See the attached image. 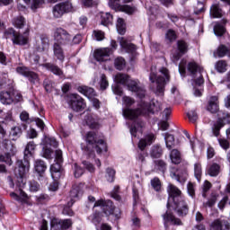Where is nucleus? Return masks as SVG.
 <instances>
[{
  "instance_id": "1",
  "label": "nucleus",
  "mask_w": 230,
  "mask_h": 230,
  "mask_svg": "<svg viewBox=\"0 0 230 230\" xmlns=\"http://www.w3.org/2000/svg\"><path fill=\"white\" fill-rule=\"evenodd\" d=\"M124 103L127 108L123 110V116L126 119L133 121L130 125V134L133 137H137V132H143V128L146 127V122L139 116H143L146 119H150L151 116L157 114L161 111V106L157 105L154 101L146 102L142 101L138 108L132 109L131 106L136 103V100L131 97L125 96Z\"/></svg>"
},
{
  "instance_id": "2",
  "label": "nucleus",
  "mask_w": 230,
  "mask_h": 230,
  "mask_svg": "<svg viewBox=\"0 0 230 230\" xmlns=\"http://www.w3.org/2000/svg\"><path fill=\"white\" fill-rule=\"evenodd\" d=\"M168 199L166 204V212L162 216L164 227L168 228V224L172 226H182L181 218L188 217L190 213V205L186 198L182 195V190L179 187L170 183L167 186ZM180 217H176L173 212Z\"/></svg>"
},
{
  "instance_id": "3",
  "label": "nucleus",
  "mask_w": 230,
  "mask_h": 230,
  "mask_svg": "<svg viewBox=\"0 0 230 230\" xmlns=\"http://www.w3.org/2000/svg\"><path fill=\"white\" fill-rule=\"evenodd\" d=\"M85 141L86 145H82L81 148L88 159H94L96 154L102 155L103 152H108L109 150L107 142L94 131H88L85 134Z\"/></svg>"
},
{
  "instance_id": "4",
  "label": "nucleus",
  "mask_w": 230,
  "mask_h": 230,
  "mask_svg": "<svg viewBox=\"0 0 230 230\" xmlns=\"http://www.w3.org/2000/svg\"><path fill=\"white\" fill-rule=\"evenodd\" d=\"M73 40V36L66 29L58 27L54 31V43L52 46L53 55L63 63L66 60V53L62 46H69Z\"/></svg>"
},
{
  "instance_id": "5",
  "label": "nucleus",
  "mask_w": 230,
  "mask_h": 230,
  "mask_svg": "<svg viewBox=\"0 0 230 230\" xmlns=\"http://www.w3.org/2000/svg\"><path fill=\"white\" fill-rule=\"evenodd\" d=\"M14 178L7 176V181L10 188H16L19 190L20 199H28V194L22 190V188L26 186V174L28 173V166L24 165L22 162H18L14 165Z\"/></svg>"
},
{
  "instance_id": "6",
  "label": "nucleus",
  "mask_w": 230,
  "mask_h": 230,
  "mask_svg": "<svg viewBox=\"0 0 230 230\" xmlns=\"http://www.w3.org/2000/svg\"><path fill=\"white\" fill-rule=\"evenodd\" d=\"M4 39L12 40L13 46H26L30 43V29H26L23 33L15 31L12 27L5 29Z\"/></svg>"
},
{
  "instance_id": "7",
  "label": "nucleus",
  "mask_w": 230,
  "mask_h": 230,
  "mask_svg": "<svg viewBox=\"0 0 230 230\" xmlns=\"http://www.w3.org/2000/svg\"><path fill=\"white\" fill-rule=\"evenodd\" d=\"M93 208H102V213L106 217H111L115 222L121 218V209L116 208L114 202L111 199H98L95 201Z\"/></svg>"
},
{
  "instance_id": "8",
  "label": "nucleus",
  "mask_w": 230,
  "mask_h": 230,
  "mask_svg": "<svg viewBox=\"0 0 230 230\" xmlns=\"http://www.w3.org/2000/svg\"><path fill=\"white\" fill-rule=\"evenodd\" d=\"M4 148L6 150V153L0 154V163H5L7 166H12L13 164V161H12V157L17 154V147L15 144L12 143L10 139L3 140Z\"/></svg>"
},
{
  "instance_id": "9",
  "label": "nucleus",
  "mask_w": 230,
  "mask_h": 230,
  "mask_svg": "<svg viewBox=\"0 0 230 230\" xmlns=\"http://www.w3.org/2000/svg\"><path fill=\"white\" fill-rule=\"evenodd\" d=\"M72 12H75V7L73 6V2H71V0L59 2L52 8V13L55 19H60L66 15V13H71Z\"/></svg>"
},
{
  "instance_id": "10",
  "label": "nucleus",
  "mask_w": 230,
  "mask_h": 230,
  "mask_svg": "<svg viewBox=\"0 0 230 230\" xmlns=\"http://www.w3.org/2000/svg\"><path fill=\"white\" fill-rule=\"evenodd\" d=\"M68 105L74 112H83V111H85V107H87L85 100H84L78 93H72L70 95Z\"/></svg>"
},
{
  "instance_id": "11",
  "label": "nucleus",
  "mask_w": 230,
  "mask_h": 230,
  "mask_svg": "<svg viewBox=\"0 0 230 230\" xmlns=\"http://www.w3.org/2000/svg\"><path fill=\"white\" fill-rule=\"evenodd\" d=\"M37 149V144H35V141H30L24 149V158L23 160H17L15 163V165L17 163H22L23 166H27V172H30V157H35V150Z\"/></svg>"
},
{
  "instance_id": "12",
  "label": "nucleus",
  "mask_w": 230,
  "mask_h": 230,
  "mask_svg": "<svg viewBox=\"0 0 230 230\" xmlns=\"http://www.w3.org/2000/svg\"><path fill=\"white\" fill-rule=\"evenodd\" d=\"M170 177L180 182V184H185L188 181V170L184 167L179 168L172 166L170 168Z\"/></svg>"
},
{
  "instance_id": "13",
  "label": "nucleus",
  "mask_w": 230,
  "mask_h": 230,
  "mask_svg": "<svg viewBox=\"0 0 230 230\" xmlns=\"http://www.w3.org/2000/svg\"><path fill=\"white\" fill-rule=\"evenodd\" d=\"M15 71L18 75H21V76L27 78L31 84H35L39 82V74L31 71L30 67L26 66H17Z\"/></svg>"
},
{
  "instance_id": "14",
  "label": "nucleus",
  "mask_w": 230,
  "mask_h": 230,
  "mask_svg": "<svg viewBox=\"0 0 230 230\" xmlns=\"http://www.w3.org/2000/svg\"><path fill=\"white\" fill-rule=\"evenodd\" d=\"M177 50L172 54V59L174 62H179L180 58H182L186 53L190 50V45L184 40H179L176 42Z\"/></svg>"
},
{
  "instance_id": "15",
  "label": "nucleus",
  "mask_w": 230,
  "mask_h": 230,
  "mask_svg": "<svg viewBox=\"0 0 230 230\" xmlns=\"http://www.w3.org/2000/svg\"><path fill=\"white\" fill-rule=\"evenodd\" d=\"M149 80L151 84H155L156 82V93L157 94H164V87H166V79L163 75H158L157 74L151 72L149 75Z\"/></svg>"
},
{
  "instance_id": "16",
  "label": "nucleus",
  "mask_w": 230,
  "mask_h": 230,
  "mask_svg": "<svg viewBox=\"0 0 230 230\" xmlns=\"http://www.w3.org/2000/svg\"><path fill=\"white\" fill-rule=\"evenodd\" d=\"M49 172L53 181H61V179L66 177V169H64V166L58 164H51Z\"/></svg>"
},
{
  "instance_id": "17",
  "label": "nucleus",
  "mask_w": 230,
  "mask_h": 230,
  "mask_svg": "<svg viewBox=\"0 0 230 230\" xmlns=\"http://www.w3.org/2000/svg\"><path fill=\"white\" fill-rule=\"evenodd\" d=\"M46 170H48V164L44 160L37 159L34 162V172L39 179H44L46 177Z\"/></svg>"
},
{
  "instance_id": "18",
  "label": "nucleus",
  "mask_w": 230,
  "mask_h": 230,
  "mask_svg": "<svg viewBox=\"0 0 230 230\" xmlns=\"http://www.w3.org/2000/svg\"><path fill=\"white\" fill-rule=\"evenodd\" d=\"M34 49L38 53H44L46 49H49V37L48 34H40V41H36Z\"/></svg>"
},
{
  "instance_id": "19",
  "label": "nucleus",
  "mask_w": 230,
  "mask_h": 230,
  "mask_svg": "<svg viewBox=\"0 0 230 230\" xmlns=\"http://www.w3.org/2000/svg\"><path fill=\"white\" fill-rule=\"evenodd\" d=\"M110 57H111V49L109 48L97 49L93 51V58L97 62H107Z\"/></svg>"
},
{
  "instance_id": "20",
  "label": "nucleus",
  "mask_w": 230,
  "mask_h": 230,
  "mask_svg": "<svg viewBox=\"0 0 230 230\" xmlns=\"http://www.w3.org/2000/svg\"><path fill=\"white\" fill-rule=\"evenodd\" d=\"M155 141V135L154 133H148L145 136V137L141 138L138 141L137 148L138 150H145L150 145Z\"/></svg>"
},
{
  "instance_id": "21",
  "label": "nucleus",
  "mask_w": 230,
  "mask_h": 230,
  "mask_svg": "<svg viewBox=\"0 0 230 230\" xmlns=\"http://www.w3.org/2000/svg\"><path fill=\"white\" fill-rule=\"evenodd\" d=\"M84 121L91 130H100V128H102L100 119L91 114H88L84 117Z\"/></svg>"
},
{
  "instance_id": "22",
  "label": "nucleus",
  "mask_w": 230,
  "mask_h": 230,
  "mask_svg": "<svg viewBox=\"0 0 230 230\" xmlns=\"http://www.w3.org/2000/svg\"><path fill=\"white\" fill-rule=\"evenodd\" d=\"M13 90L9 91H2L0 92V102L3 103V105H12L13 103Z\"/></svg>"
},
{
  "instance_id": "23",
  "label": "nucleus",
  "mask_w": 230,
  "mask_h": 230,
  "mask_svg": "<svg viewBox=\"0 0 230 230\" xmlns=\"http://www.w3.org/2000/svg\"><path fill=\"white\" fill-rule=\"evenodd\" d=\"M209 15L212 19H222L224 17V10L220 7V4H213L210 6Z\"/></svg>"
},
{
  "instance_id": "24",
  "label": "nucleus",
  "mask_w": 230,
  "mask_h": 230,
  "mask_svg": "<svg viewBox=\"0 0 230 230\" xmlns=\"http://www.w3.org/2000/svg\"><path fill=\"white\" fill-rule=\"evenodd\" d=\"M187 71L191 75V76H195L197 73H199V75H202L204 72V67L200 66L197 62L195 61H190L187 64Z\"/></svg>"
},
{
  "instance_id": "25",
  "label": "nucleus",
  "mask_w": 230,
  "mask_h": 230,
  "mask_svg": "<svg viewBox=\"0 0 230 230\" xmlns=\"http://www.w3.org/2000/svg\"><path fill=\"white\" fill-rule=\"evenodd\" d=\"M229 222L222 219H216L210 226V230H229Z\"/></svg>"
},
{
  "instance_id": "26",
  "label": "nucleus",
  "mask_w": 230,
  "mask_h": 230,
  "mask_svg": "<svg viewBox=\"0 0 230 230\" xmlns=\"http://www.w3.org/2000/svg\"><path fill=\"white\" fill-rule=\"evenodd\" d=\"M164 154V151L163 149V146H161V145L159 144L152 146L149 150V155L151 159H161Z\"/></svg>"
},
{
  "instance_id": "27",
  "label": "nucleus",
  "mask_w": 230,
  "mask_h": 230,
  "mask_svg": "<svg viewBox=\"0 0 230 230\" xmlns=\"http://www.w3.org/2000/svg\"><path fill=\"white\" fill-rule=\"evenodd\" d=\"M219 106H218V96H211L208 104L207 106V110L208 112H211V114H217L219 111Z\"/></svg>"
},
{
  "instance_id": "28",
  "label": "nucleus",
  "mask_w": 230,
  "mask_h": 230,
  "mask_svg": "<svg viewBox=\"0 0 230 230\" xmlns=\"http://www.w3.org/2000/svg\"><path fill=\"white\" fill-rule=\"evenodd\" d=\"M13 80L8 78V75H0V89H8V91H13Z\"/></svg>"
},
{
  "instance_id": "29",
  "label": "nucleus",
  "mask_w": 230,
  "mask_h": 230,
  "mask_svg": "<svg viewBox=\"0 0 230 230\" xmlns=\"http://www.w3.org/2000/svg\"><path fill=\"white\" fill-rule=\"evenodd\" d=\"M226 24H227V20H222V23L217 22L214 26V33L217 37H224L226 35Z\"/></svg>"
},
{
  "instance_id": "30",
  "label": "nucleus",
  "mask_w": 230,
  "mask_h": 230,
  "mask_svg": "<svg viewBox=\"0 0 230 230\" xmlns=\"http://www.w3.org/2000/svg\"><path fill=\"white\" fill-rule=\"evenodd\" d=\"M77 91L81 94H84V96H86L89 100H93V98L96 96V91L89 86H79L77 87Z\"/></svg>"
},
{
  "instance_id": "31",
  "label": "nucleus",
  "mask_w": 230,
  "mask_h": 230,
  "mask_svg": "<svg viewBox=\"0 0 230 230\" xmlns=\"http://www.w3.org/2000/svg\"><path fill=\"white\" fill-rule=\"evenodd\" d=\"M43 67L48 71H50L56 76H63L64 71L57 65L53 63H45L43 64Z\"/></svg>"
},
{
  "instance_id": "32",
  "label": "nucleus",
  "mask_w": 230,
  "mask_h": 230,
  "mask_svg": "<svg viewBox=\"0 0 230 230\" xmlns=\"http://www.w3.org/2000/svg\"><path fill=\"white\" fill-rule=\"evenodd\" d=\"M125 3H132V0H109V6L115 12H120Z\"/></svg>"
},
{
  "instance_id": "33",
  "label": "nucleus",
  "mask_w": 230,
  "mask_h": 230,
  "mask_svg": "<svg viewBox=\"0 0 230 230\" xmlns=\"http://www.w3.org/2000/svg\"><path fill=\"white\" fill-rule=\"evenodd\" d=\"M119 44L120 48L125 49L126 53H134L137 49L136 45L134 43H128L125 38H121Z\"/></svg>"
},
{
  "instance_id": "34",
  "label": "nucleus",
  "mask_w": 230,
  "mask_h": 230,
  "mask_svg": "<svg viewBox=\"0 0 230 230\" xmlns=\"http://www.w3.org/2000/svg\"><path fill=\"white\" fill-rule=\"evenodd\" d=\"M22 136V128L20 126H14L11 128V131L9 133V137L12 139V141H17L19 137Z\"/></svg>"
},
{
  "instance_id": "35",
  "label": "nucleus",
  "mask_w": 230,
  "mask_h": 230,
  "mask_svg": "<svg viewBox=\"0 0 230 230\" xmlns=\"http://www.w3.org/2000/svg\"><path fill=\"white\" fill-rule=\"evenodd\" d=\"M170 159L172 164H181V163H182L181 151L178 149H172L170 153Z\"/></svg>"
},
{
  "instance_id": "36",
  "label": "nucleus",
  "mask_w": 230,
  "mask_h": 230,
  "mask_svg": "<svg viewBox=\"0 0 230 230\" xmlns=\"http://www.w3.org/2000/svg\"><path fill=\"white\" fill-rule=\"evenodd\" d=\"M207 173L210 177H218L220 173V164L214 163L207 168Z\"/></svg>"
},
{
  "instance_id": "37",
  "label": "nucleus",
  "mask_w": 230,
  "mask_h": 230,
  "mask_svg": "<svg viewBox=\"0 0 230 230\" xmlns=\"http://www.w3.org/2000/svg\"><path fill=\"white\" fill-rule=\"evenodd\" d=\"M130 81V75L127 74H117L115 76V82L120 85H128Z\"/></svg>"
},
{
  "instance_id": "38",
  "label": "nucleus",
  "mask_w": 230,
  "mask_h": 230,
  "mask_svg": "<svg viewBox=\"0 0 230 230\" xmlns=\"http://www.w3.org/2000/svg\"><path fill=\"white\" fill-rule=\"evenodd\" d=\"M90 218L92 220V224H93L94 226H100V224H102V221L103 220V212L97 210L90 216Z\"/></svg>"
},
{
  "instance_id": "39",
  "label": "nucleus",
  "mask_w": 230,
  "mask_h": 230,
  "mask_svg": "<svg viewBox=\"0 0 230 230\" xmlns=\"http://www.w3.org/2000/svg\"><path fill=\"white\" fill-rule=\"evenodd\" d=\"M150 184L152 189L156 191V193H161L163 190V183L161 182V179H159V177H154L151 179Z\"/></svg>"
},
{
  "instance_id": "40",
  "label": "nucleus",
  "mask_w": 230,
  "mask_h": 230,
  "mask_svg": "<svg viewBox=\"0 0 230 230\" xmlns=\"http://www.w3.org/2000/svg\"><path fill=\"white\" fill-rule=\"evenodd\" d=\"M82 188H84L83 183L74 184L70 190V197H72V199H78L80 193H82Z\"/></svg>"
},
{
  "instance_id": "41",
  "label": "nucleus",
  "mask_w": 230,
  "mask_h": 230,
  "mask_svg": "<svg viewBox=\"0 0 230 230\" xmlns=\"http://www.w3.org/2000/svg\"><path fill=\"white\" fill-rule=\"evenodd\" d=\"M116 26L119 35H125V33H127V24L125 23V20L123 18H118Z\"/></svg>"
},
{
  "instance_id": "42",
  "label": "nucleus",
  "mask_w": 230,
  "mask_h": 230,
  "mask_svg": "<svg viewBox=\"0 0 230 230\" xmlns=\"http://www.w3.org/2000/svg\"><path fill=\"white\" fill-rule=\"evenodd\" d=\"M112 21H114V16L110 13H105L101 16V24H102V26H109L112 24Z\"/></svg>"
},
{
  "instance_id": "43",
  "label": "nucleus",
  "mask_w": 230,
  "mask_h": 230,
  "mask_svg": "<svg viewBox=\"0 0 230 230\" xmlns=\"http://www.w3.org/2000/svg\"><path fill=\"white\" fill-rule=\"evenodd\" d=\"M154 164L155 170H158V172H161L162 173H164L166 172L168 164H166V162H164V160H155Z\"/></svg>"
},
{
  "instance_id": "44",
  "label": "nucleus",
  "mask_w": 230,
  "mask_h": 230,
  "mask_svg": "<svg viewBox=\"0 0 230 230\" xmlns=\"http://www.w3.org/2000/svg\"><path fill=\"white\" fill-rule=\"evenodd\" d=\"M125 66H127V61L122 57H118L114 59V67L118 71H123L125 69Z\"/></svg>"
},
{
  "instance_id": "45",
  "label": "nucleus",
  "mask_w": 230,
  "mask_h": 230,
  "mask_svg": "<svg viewBox=\"0 0 230 230\" xmlns=\"http://www.w3.org/2000/svg\"><path fill=\"white\" fill-rule=\"evenodd\" d=\"M177 39H178L177 32L173 29H168L165 33V40H168V42L172 44L175 42Z\"/></svg>"
},
{
  "instance_id": "46",
  "label": "nucleus",
  "mask_w": 230,
  "mask_h": 230,
  "mask_svg": "<svg viewBox=\"0 0 230 230\" xmlns=\"http://www.w3.org/2000/svg\"><path fill=\"white\" fill-rule=\"evenodd\" d=\"M164 139H165L166 148H168V150H172V148L175 146V137L170 133H167L165 135Z\"/></svg>"
},
{
  "instance_id": "47",
  "label": "nucleus",
  "mask_w": 230,
  "mask_h": 230,
  "mask_svg": "<svg viewBox=\"0 0 230 230\" xmlns=\"http://www.w3.org/2000/svg\"><path fill=\"white\" fill-rule=\"evenodd\" d=\"M73 203L68 202L66 205L63 206L62 215L66 217H75V211H73Z\"/></svg>"
},
{
  "instance_id": "48",
  "label": "nucleus",
  "mask_w": 230,
  "mask_h": 230,
  "mask_svg": "<svg viewBox=\"0 0 230 230\" xmlns=\"http://www.w3.org/2000/svg\"><path fill=\"white\" fill-rule=\"evenodd\" d=\"M44 145L47 147L52 146V148H58V141L55 137H45Z\"/></svg>"
},
{
  "instance_id": "49",
  "label": "nucleus",
  "mask_w": 230,
  "mask_h": 230,
  "mask_svg": "<svg viewBox=\"0 0 230 230\" xmlns=\"http://www.w3.org/2000/svg\"><path fill=\"white\" fill-rule=\"evenodd\" d=\"M126 86H128V91H131V93H139V91H141V87L137 84V82L134 80L129 79Z\"/></svg>"
},
{
  "instance_id": "50",
  "label": "nucleus",
  "mask_w": 230,
  "mask_h": 230,
  "mask_svg": "<svg viewBox=\"0 0 230 230\" xmlns=\"http://www.w3.org/2000/svg\"><path fill=\"white\" fill-rule=\"evenodd\" d=\"M216 69L217 73H226L227 71V62L226 60H219L216 63Z\"/></svg>"
},
{
  "instance_id": "51",
  "label": "nucleus",
  "mask_w": 230,
  "mask_h": 230,
  "mask_svg": "<svg viewBox=\"0 0 230 230\" xmlns=\"http://www.w3.org/2000/svg\"><path fill=\"white\" fill-rule=\"evenodd\" d=\"M50 230H62L61 219L54 217L50 220Z\"/></svg>"
},
{
  "instance_id": "52",
  "label": "nucleus",
  "mask_w": 230,
  "mask_h": 230,
  "mask_svg": "<svg viewBox=\"0 0 230 230\" xmlns=\"http://www.w3.org/2000/svg\"><path fill=\"white\" fill-rule=\"evenodd\" d=\"M99 84H100V89L102 91H107V89L109 88V79H107V75L105 74H102L101 75Z\"/></svg>"
},
{
  "instance_id": "53",
  "label": "nucleus",
  "mask_w": 230,
  "mask_h": 230,
  "mask_svg": "<svg viewBox=\"0 0 230 230\" xmlns=\"http://www.w3.org/2000/svg\"><path fill=\"white\" fill-rule=\"evenodd\" d=\"M194 175L199 182L202 179V165L200 164H194Z\"/></svg>"
},
{
  "instance_id": "54",
  "label": "nucleus",
  "mask_w": 230,
  "mask_h": 230,
  "mask_svg": "<svg viewBox=\"0 0 230 230\" xmlns=\"http://www.w3.org/2000/svg\"><path fill=\"white\" fill-rule=\"evenodd\" d=\"M24 24H26V19L24 16H18L14 19V26L18 28V30H22L24 28Z\"/></svg>"
},
{
  "instance_id": "55",
  "label": "nucleus",
  "mask_w": 230,
  "mask_h": 230,
  "mask_svg": "<svg viewBox=\"0 0 230 230\" xmlns=\"http://www.w3.org/2000/svg\"><path fill=\"white\" fill-rule=\"evenodd\" d=\"M43 4H46V0H32L31 9L32 10V12H37L39 8H42Z\"/></svg>"
},
{
  "instance_id": "56",
  "label": "nucleus",
  "mask_w": 230,
  "mask_h": 230,
  "mask_svg": "<svg viewBox=\"0 0 230 230\" xmlns=\"http://www.w3.org/2000/svg\"><path fill=\"white\" fill-rule=\"evenodd\" d=\"M223 127L224 124H222L220 120H217V122L214 124V126L212 127V132L216 137H218L220 136V130L222 129Z\"/></svg>"
},
{
  "instance_id": "57",
  "label": "nucleus",
  "mask_w": 230,
  "mask_h": 230,
  "mask_svg": "<svg viewBox=\"0 0 230 230\" xmlns=\"http://www.w3.org/2000/svg\"><path fill=\"white\" fill-rule=\"evenodd\" d=\"M106 179L108 182H112L116 179V171L111 167L106 169Z\"/></svg>"
},
{
  "instance_id": "58",
  "label": "nucleus",
  "mask_w": 230,
  "mask_h": 230,
  "mask_svg": "<svg viewBox=\"0 0 230 230\" xmlns=\"http://www.w3.org/2000/svg\"><path fill=\"white\" fill-rule=\"evenodd\" d=\"M178 67L181 76L183 78L186 77V67H188V62L184 59H181Z\"/></svg>"
},
{
  "instance_id": "59",
  "label": "nucleus",
  "mask_w": 230,
  "mask_h": 230,
  "mask_svg": "<svg viewBox=\"0 0 230 230\" xmlns=\"http://www.w3.org/2000/svg\"><path fill=\"white\" fill-rule=\"evenodd\" d=\"M119 12H124V13H127L128 15H134L136 13V6L123 4Z\"/></svg>"
},
{
  "instance_id": "60",
  "label": "nucleus",
  "mask_w": 230,
  "mask_h": 230,
  "mask_svg": "<svg viewBox=\"0 0 230 230\" xmlns=\"http://www.w3.org/2000/svg\"><path fill=\"white\" fill-rule=\"evenodd\" d=\"M29 190L32 191V193H37V191L40 190V184H39L37 181L31 180L29 181Z\"/></svg>"
},
{
  "instance_id": "61",
  "label": "nucleus",
  "mask_w": 230,
  "mask_h": 230,
  "mask_svg": "<svg viewBox=\"0 0 230 230\" xmlns=\"http://www.w3.org/2000/svg\"><path fill=\"white\" fill-rule=\"evenodd\" d=\"M70 227H73V219H61V230H67L70 229Z\"/></svg>"
},
{
  "instance_id": "62",
  "label": "nucleus",
  "mask_w": 230,
  "mask_h": 230,
  "mask_svg": "<svg viewBox=\"0 0 230 230\" xmlns=\"http://www.w3.org/2000/svg\"><path fill=\"white\" fill-rule=\"evenodd\" d=\"M63 163H64V157L62 156V150H56L54 164H59V166H62Z\"/></svg>"
},
{
  "instance_id": "63",
  "label": "nucleus",
  "mask_w": 230,
  "mask_h": 230,
  "mask_svg": "<svg viewBox=\"0 0 230 230\" xmlns=\"http://www.w3.org/2000/svg\"><path fill=\"white\" fill-rule=\"evenodd\" d=\"M212 184L209 182V181L206 180L204 181L203 187H202V197L206 199L208 197V191H209L212 188Z\"/></svg>"
},
{
  "instance_id": "64",
  "label": "nucleus",
  "mask_w": 230,
  "mask_h": 230,
  "mask_svg": "<svg viewBox=\"0 0 230 230\" xmlns=\"http://www.w3.org/2000/svg\"><path fill=\"white\" fill-rule=\"evenodd\" d=\"M217 121H220V123L223 124V127L225 125H230V114L223 113V116L219 115Z\"/></svg>"
}]
</instances>
